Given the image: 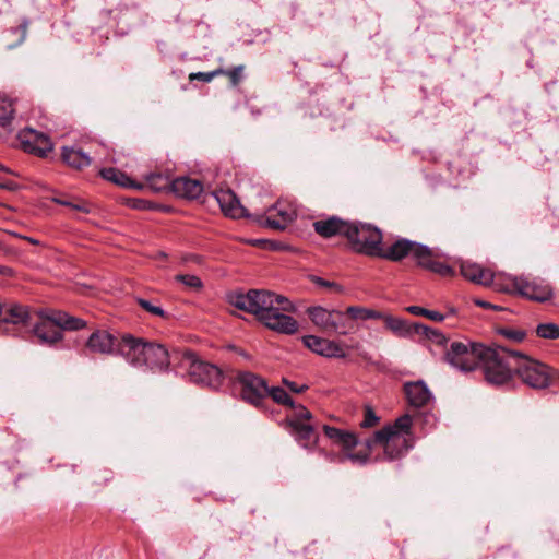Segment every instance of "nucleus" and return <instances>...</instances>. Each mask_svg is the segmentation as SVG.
I'll list each match as a JSON object with an SVG mask.
<instances>
[{
	"label": "nucleus",
	"mask_w": 559,
	"mask_h": 559,
	"mask_svg": "<svg viewBox=\"0 0 559 559\" xmlns=\"http://www.w3.org/2000/svg\"><path fill=\"white\" fill-rule=\"evenodd\" d=\"M412 421L411 415L404 414L364 440L352 432V462L366 464L381 460L395 461L404 456L413 448Z\"/></svg>",
	"instance_id": "nucleus-1"
},
{
	"label": "nucleus",
	"mask_w": 559,
	"mask_h": 559,
	"mask_svg": "<svg viewBox=\"0 0 559 559\" xmlns=\"http://www.w3.org/2000/svg\"><path fill=\"white\" fill-rule=\"evenodd\" d=\"M230 306L254 314L267 329L284 334L298 330L297 321L288 313L295 311L294 304L282 295L264 289L235 292L227 295Z\"/></svg>",
	"instance_id": "nucleus-2"
},
{
	"label": "nucleus",
	"mask_w": 559,
	"mask_h": 559,
	"mask_svg": "<svg viewBox=\"0 0 559 559\" xmlns=\"http://www.w3.org/2000/svg\"><path fill=\"white\" fill-rule=\"evenodd\" d=\"M417 330L431 331L433 340L445 346L444 360L454 369L461 372H472L480 365L486 346L481 343L448 340L443 334L431 330L426 325H416Z\"/></svg>",
	"instance_id": "nucleus-3"
},
{
	"label": "nucleus",
	"mask_w": 559,
	"mask_h": 559,
	"mask_svg": "<svg viewBox=\"0 0 559 559\" xmlns=\"http://www.w3.org/2000/svg\"><path fill=\"white\" fill-rule=\"evenodd\" d=\"M516 358L518 352L486 346L480 360L486 381L496 386L508 384L515 373Z\"/></svg>",
	"instance_id": "nucleus-4"
},
{
	"label": "nucleus",
	"mask_w": 559,
	"mask_h": 559,
	"mask_svg": "<svg viewBox=\"0 0 559 559\" xmlns=\"http://www.w3.org/2000/svg\"><path fill=\"white\" fill-rule=\"evenodd\" d=\"M86 326L80 318L63 311H52L33 326V334L39 344L53 345L62 340V331H78Z\"/></svg>",
	"instance_id": "nucleus-5"
},
{
	"label": "nucleus",
	"mask_w": 559,
	"mask_h": 559,
	"mask_svg": "<svg viewBox=\"0 0 559 559\" xmlns=\"http://www.w3.org/2000/svg\"><path fill=\"white\" fill-rule=\"evenodd\" d=\"M180 362L191 382L217 390L224 381L223 371L215 365L201 360L192 350H183Z\"/></svg>",
	"instance_id": "nucleus-6"
},
{
	"label": "nucleus",
	"mask_w": 559,
	"mask_h": 559,
	"mask_svg": "<svg viewBox=\"0 0 559 559\" xmlns=\"http://www.w3.org/2000/svg\"><path fill=\"white\" fill-rule=\"evenodd\" d=\"M514 372L525 385L534 390L547 389L554 379L552 370L546 364L519 352Z\"/></svg>",
	"instance_id": "nucleus-7"
},
{
	"label": "nucleus",
	"mask_w": 559,
	"mask_h": 559,
	"mask_svg": "<svg viewBox=\"0 0 559 559\" xmlns=\"http://www.w3.org/2000/svg\"><path fill=\"white\" fill-rule=\"evenodd\" d=\"M382 245V234L370 224L352 222V251L377 257Z\"/></svg>",
	"instance_id": "nucleus-8"
},
{
	"label": "nucleus",
	"mask_w": 559,
	"mask_h": 559,
	"mask_svg": "<svg viewBox=\"0 0 559 559\" xmlns=\"http://www.w3.org/2000/svg\"><path fill=\"white\" fill-rule=\"evenodd\" d=\"M508 283L501 290L516 293L531 300L544 302L552 297L551 287L542 280H527L526 277H507Z\"/></svg>",
	"instance_id": "nucleus-9"
},
{
	"label": "nucleus",
	"mask_w": 559,
	"mask_h": 559,
	"mask_svg": "<svg viewBox=\"0 0 559 559\" xmlns=\"http://www.w3.org/2000/svg\"><path fill=\"white\" fill-rule=\"evenodd\" d=\"M237 381L241 386V396L246 402L258 407L267 399L269 386L260 376L243 371L238 373Z\"/></svg>",
	"instance_id": "nucleus-10"
},
{
	"label": "nucleus",
	"mask_w": 559,
	"mask_h": 559,
	"mask_svg": "<svg viewBox=\"0 0 559 559\" xmlns=\"http://www.w3.org/2000/svg\"><path fill=\"white\" fill-rule=\"evenodd\" d=\"M423 252H426L425 245L406 238H400L388 248H383L381 246L380 253L377 254V257L394 262L401 261L406 257H411L417 262L419 258H423Z\"/></svg>",
	"instance_id": "nucleus-11"
},
{
	"label": "nucleus",
	"mask_w": 559,
	"mask_h": 559,
	"mask_svg": "<svg viewBox=\"0 0 559 559\" xmlns=\"http://www.w3.org/2000/svg\"><path fill=\"white\" fill-rule=\"evenodd\" d=\"M17 139L21 147L25 152L39 157L47 156V154L53 150V144L48 135L31 128L21 130Z\"/></svg>",
	"instance_id": "nucleus-12"
},
{
	"label": "nucleus",
	"mask_w": 559,
	"mask_h": 559,
	"mask_svg": "<svg viewBox=\"0 0 559 559\" xmlns=\"http://www.w3.org/2000/svg\"><path fill=\"white\" fill-rule=\"evenodd\" d=\"M148 343L130 334L123 335L118 343V354L131 366L143 368V359L145 358Z\"/></svg>",
	"instance_id": "nucleus-13"
},
{
	"label": "nucleus",
	"mask_w": 559,
	"mask_h": 559,
	"mask_svg": "<svg viewBox=\"0 0 559 559\" xmlns=\"http://www.w3.org/2000/svg\"><path fill=\"white\" fill-rule=\"evenodd\" d=\"M118 341L106 330L94 331L85 342L84 355L109 356L118 353Z\"/></svg>",
	"instance_id": "nucleus-14"
},
{
	"label": "nucleus",
	"mask_w": 559,
	"mask_h": 559,
	"mask_svg": "<svg viewBox=\"0 0 559 559\" xmlns=\"http://www.w3.org/2000/svg\"><path fill=\"white\" fill-rule=\"evenodd\" d=\"M296 217V211L288 204L277 203L266 215L259 216L257 222L275 230L285 229Z\"/></svg>",
	"instance_id": "nucleus-15"
},
{
	"label": "nucleus",
	"mask_w": 559,
	"mask_h": 559,
	"mask_svg": "<svg viewBox=\"0 0 559 559\" xmlns=\"http://www.w3.org/2000/svg\"><path fill=\"white\" fill-rule=\"evenodd\" d=\"M211 197L217 202L225 216L235 219L251 217L230 189L215 190L211 193Z\"/></svg>",
	"instance_id": "nucleus-16"
},
{
	"label": "nucleus",
	"mask_w": 559,
	"mask_h": 559,
	"mask_svg": "<svg viewBox=\"0 0 559 559\" xmlns=\"http://www.w3.org/2000/svg\"><path fill=\"white\" fill-rule=\"evenodd\" d=\"M461 274L464 278L475 284L484 286L492 285L499 290L503 288V284L499 283V275L493 274L489 269H485L477 263H472L468 261L462 262Z\"/></svg>",
	"instance_id": "nucleus-17"
},
{
	"label": "nucleus",
	"mask_w": 559,
	"mask_h": 559,
	"mask_svg": "<svg viewBox=\"0 0 559 559\" xmlns=\"http://www.w3.org/2000/svg\"><path fill=\"white\" fill-rule=\"evenodd\" d=\"M403 391L407 403L414 408L425 407L433 400L431 391L423 380L405 382Z\"/></svg>",
	"instance_id": "nucleus-18"
},
{
	"label": "nucleus",
	"mask_w": 559,
	"mask_h": 559,
	"mask_svg": "<svg viewBox=\"0 0 559 559\" xmlns=\"http://www.w3.org/2000/svg\"><path fill=\"white\" fill-rule=\"evenodd\" d=\"M32 320V312L25 305L15 301H1L0 321L10 324L25 325Z\"/></svg>",
	"instance_id": "nucleus-19"
},
{
	"label": "nucleus",
	"mask_w": 559,
	"mask_h": 559,
	"mask_svg": "<svg viewBox=\"0 0 559 559\" xmlns=\"http://www.w3.org/2000/svg\"><path fill=\"white\" fill-rule=\"evenodd\" d=\"M304 345L316 354L324 357H343L345 356L344 349L332 341L321 338L314 335H307L302 337Z\"/></svg>",
	"instance_id": "nucleus-20"
},
{
	"label": "nucleus",
	"mask_w": 559,
	"mask_h": 559,
	"mask_svg": "<svg viewBox=\"0 0 559 559\" xmlns=\"http://www.w3.org/2000/svg\"><path fill=\"white\" fill-rule=\"evenodd\" d=\"M203 190V183L190 177H178L171 181V192L179 198L193 200L199 198Z\"/></svg>",
	"instance_id": "nucleus-21"
},
{
	"label": "nucleus",
	"mask_w": 559,
	"mask_h": 559,
	"mask_svg": "<svg viewBox=\"0 0 559 559\" xmlns=\"http://www.w3.org/2000/svg\"><path fill=\"white\" fill-rule=\"evenodd\" d=\"M143 367L151 370H166L170 364L169 354L165 346L156 343H148Z\"/></svg>",
	"instance_id": "nucleus-22"
},
{
	"label": "nucleus",
	"mask_w": 559,
	"mask_h": 559,
	"mask_svg": "<svg viewBox=\"0 0 559 559\" xmlns=\"http://www.w3.org/2000/svg\"><path fill=\"white\" fill-rule=\"evenodd\" d=\"M323 431L331 443L338 448V461L345 462L349 459V431L329 425L323 426Z\"/></svg>",
	"instance_id": "nucleus-23"
},
{
	"label": "nucleus",
	"mask_w": 559,
	"mask_h": 559,
	"mask_svg": "<svg viewBox=\"0 0 559 559\" xmlns=\"http://www.w3.org/2000/svg\"><path fill=\"white\" fill-rule=\"evenodd\" d=\"M313 227L316 233L324 238H330L338 234L347 235L348 228L346 223L337 217L314 222Z\"/></svg>",
	"instance_id": "nucleus-24"
},
{
	"label": "nucleus",
	"mask_w": 559,
	"mask_h": 559,
	"mask_svg": "<svg viewBox=\"0 0 559 559\" xmlns=\"http://www.w3.org/2000/svg\"><path fill=\"white\" fill-rule=\"evenodd\" d=\"M61 158L63 163L75 169H83L91 165V157L82 150L75 147H62Z\"/></svg>",
	"instance_id": "nucleus-25"
},
{
	"label": "nucleus",
	"mask_w": 559,
	"mask_h": 559,
	"mask_svg": "<svg viewBox=\"0 0 559 559\" xmlns=\"http://www.w3.org/2000/svg\"><path fill=\"white\" fill-rule=\"evenodd\" d=\"M100 175L104 179L123 188H132L136 190H142L144 188L143 183L135 182L128 175L117 168H104L100 170Z\"/></svg>",
	"instance_id": "nucleus-26"
},
{
	"label": "nucleus",
	"mask_w": 559,
	"mask_h": 559,
	"mask_svg": "<svg viewBox=\"0 0 559 559\" xmlns=\"http://www.w3.org/2000/svg\"><path fill=\"white\" fill-rule=\"evenodd\" d=\"M290 429L296 440L305 448L312 447L318 441V433L311 423L298 424Z\"/></svg>",
	"instance_id": "nucleus-27"
},
{
	"label": "nucleus",
	"mask_w": 559,
	"mask_h": 559,
	"mask_svg": "<svg viewBox=\"0 0 559 559\" xmlns=\"http://www.w3.org/2000/svg\"><path fill=\"white\" fill-rule=\"evenodd\" d=\"M423 258H419L417 261V265L421 266L428 271H431L433 273L440 274L442 276H448L453 273V270L451 266L440 262L436 261L432 257V251L430 248L426 246V252H423Z\"/></svg>",
	"instance_id": "nucleus-28"
},
{
	"label": "nucleus",
	"mask_w": 559,
	"mask_h": 559,
	"mask_svg": "<svg viewBox=\"0 0 559 559\" xmlns=\"http://www.w3.org/2000/svg\"><path fill=\"white\" fill-rule=\"evenodd\" d=\"M307 313L310 318V320L322 330L326 331L329 330L330 320L332 318L333 312L322 308L320 306L317 307H310L307 309Z\"/></svg>",
	"instance_id": "nucleus-29"
},
{
	"label": "nucleus",
	"mask_w": 559,
	"mask_h": 559,
	"mask_svg": "<svg viewBox=\"0 0 559 559\" xmlns=\"http://www.w3.org/2000/svg\"><path fill=\"white\" fill-rule=\"evenodd\" d=\"M332 312L333 314H337V317L332 316L328 332L346 334L349 324V308H346L345 311L332 310Z\"/></svg>",
	"instance_id": "nucleus-30"
},
{
	"label": "nucleus",
	"mask_w": 559,
	"mask_h": 559,
	"mask_svg": "<svg viewBox=\"0 0 559 559\" xmlns=\"http://www.w3.org/2000/svg\"><path fill=\"white\" fill-rule=\"evenodd\" d=\"M309 280L312 284H314L322 292H325L329 294H334V295H340V294L345 293V286L335 281L324 280L317 275H310Z\"/></svg>",
	"instance_id": "nucleus-31"
},
{
	"label": "nucleus",
	"mask_w": 559,
	"mask_h": 559,
	"mask_svg": "<svg viewBox=\"0 0 559 559\" xmlns=\"http://www.w3.org/2000/svg\"><path fill=\"white\" fill-rule=\"evenodd\" d=\"M293 414L287 417L289 427L297 426L298 424L311 423L312 414L304 405H295L293 403Z\"/></svg>",
	"instance_id": "nucleus-32"
},
{
	"label": "nucleus",
	"mask_w": 559,
	"mask_h": 559,
	"mask_svg": "<svg viewBox=\"0 0 559 559\" xmlns=\"http://www.w3.org/2000/svg\"><path fill=\"white\" fill-rule=\"evenodd\" d=\"M146 185L155 192L171 191V181L162 174H150L146 176Z\"/></svg>",
	"instance_id": "nucleus-33"
},
{
	"label": "nucleus",
	"mask_w": 559,
	"mask_h": 559,
	"mask_svg": "<svg viewBox=\"0 0 559 559\" xmlns=\"http://www.w3.org/2000/svg\"><path fill=\"white\" fill-rule=\"evenodd\" d=\"M14 116L13 104L10 99L0 97V126L9 124Z\"/></svg>",
	"instance_id": "nucleus-34"
},
{
	"label": "nucleus",
	"mask_w": 559,
	"mask_h": 559,
	"mask_svg": "<svg viewBox=\"0 0 559 559\" xmlns=\"http://www.w3.org/2000/svg\"><path fill=\"white\" fill-rule=\"evenodd\" d=\"M380 417L374 413L370 405H365L362 408V419L359 423L360 428L368 429L377 426Z\"/></svg>",
	"instance_id": "nucleus-35"
},
{
	"label": "nucleus",
	"mask_w": 559,
	"mask_h": 559,
	"mask_svg": "<svg viewBox=\"0 0 559 559\" xmlns=\"http://www.w3.org/2000/svg\"><path fill=\"white\" fill-rule=\"evenodd\" d=\"M269 396L277 404L293 406V399L280 386L269 388L267 397Z\"/></svg>",
	"instance_id": "nucleus-36"
},
{
	"label": "nucleus",
	"mask_w": 559,
	"mask_h": 559,
	"mask_svg": "<svg viewBox=\"0 0 559 559\" xmlns=\"http://www.w3.org/2000/svg\"><path fill=\"white\" fill-rule=\"evenodd\" d=\"M175 280L181 284H183L186 287L199 292L203 288V283L201 278L197 275L192 274H178L175 276Z\"/></svg>",
	"instance_id": "nucleus-37"
},
{
	"label": "nucleus",
	"mask_w": 559,
	"mask_h": 559,
	"mask_svg": "<svg viewBox=\"0 0 559 559\" xmlns=\"http://www.w3.org/2000/svg\"><path fill=\"white\" fill-rule=\"evenodd\" d=\"M536 333L539 337L556 340L559 334V326L555 323H542L537 326Z\"/></svg>",
	"instance_id": "nucleus-38"
},
{
	"label": "nucleus",
	"mask_w": 559,
	"mask_h": 559,
	"mask_svg": "<svg viewBox=\"0 0 559 559\" xmlns=\"http://www.w3.org/2000/svg\"><path fill=\"white\" fill-rule=\"evenodd\" d=\"M136 304L143 309L145 310L146 312H148L150 314L154 316V317H159V318H167V314L166 312L163 310L162 307L159 306H156L154 304H152L150 300L147 299H144V298H141V297H138L135 299Z\"/></svg>",
	"instance_id": "nucleus-39"
},
{
	"label": "nucleus",
	"mask_w": 559,
	"mask_h": 559,
	"mask_svg": "<svg viewBox=\"0 0 559 559\" xmlns=\"http://www.w3.org/2000/svg\"><path fill=\"white\" fill-rule=\"evenodd\" d=\"M52 201L57 204L64 205L68 207H71L75 211L88 213V205L85 202H74L70 199H63V198H53Z\"/></svg>",
	"instance_id": "nucleus-40"
},
{
	"label": "nucleus",
	"mask_w": 559,
	"mask_h": 559,
	"mask_svg": "<svg viewBox=\"0 0 559 559\" xmlns=\"http://www.w3.org/2000/svg\"><path fill=\"white\" fill-rule=\"evenodd\" d=\"M243 70V66H237L229 70L223 69V73H221V75H227L230 80L231 85L237 86L239 82L242 80Z\"/></svg>",
	"instance_id": "nucleus-41"
},
{
	"label": "nucleus",
	"mask_w": 559,
	"mask_h": 559,
	"mask_svg": "<svg viewBox=\"0 0 559 559\" xmlns=\"http://www.w3.org/2000/svg\"><path fill=\"white\" fill-rule=\"evenodd\" d=\"M221 73H223V69H221V68L216 69L214 71H211V72H194V73L189 74V80L190 81L200 80L203 82H211L214 78L221 75Z\"/></svg>",
	"instance_id": "nucleus-42"
},
{
	"label": "nucleus",
	"mask_w": 559,
	"mask_h": 559,
	"mask_svg": "<svg viewBox=\"0 0 559 559\" xmlns=\"http://www.w3.org/2000/svg\"><path fill=\"white\" fill-rule=\"evenodd\" d=\"M386 326L393 332L403 334L406 331V324L399 318L388 317L385 320Z\"/></svg>",
	"instance_id": "nucleus-43"
},
{
	"label": "nucleus",
	"mask_w": 559,
	"mask_h": 559,
	"mask_svg": "<svg viewBox=\"0 0 559 559\" xmlns=\"http://www.w3.org/2000/svg\"><path fill=\"white\" fill-rule=\"evenodd\" d=\"M500 331L502 335L514 342H522L525 338V332L521 330L501 329Z\"/></svg>",
	"instance_id": "nucleus-44"
},
{
	"label": "nucleus",
	"mask_w": 559,
	"mask_h": 559,
	"mask_svg": "<svg viewBox=\"0 0 559 559\" xmlns=\"http://www.w3.org/2000/svg\"><path fill=\"white\" fill-rule=\"evenodd\" d=\"M350 312L352 319H368L374 316L372 311L357 307H352Z\"/></svg>",
	"instance_id": "nucleus-45"
},
{
	"label": "nucleus",
	"mask_w": 559,
	"mask_h": 559,
	"mask_svg": "<svg viewBox=\"0 0 559 559\" xmlns=\"http://www.w3.org/2000/svg\"><path fill=\"white\" fill-rule=\"evenodd\" d=\"M283 383L294 393H301L308 389L306 384H297L296 382L283 379Z\"/></svg>",
	"instance_id": "nucleus-46"
},
{
	"label": "nucleus",
	"mask_w": 559,
	"mask_h": 559,
	"mask_svg": "<svg viewBox=\"0 0 559 559\" xmlns=\"http://www.w3.org/2000/svg\"><path fill=\"white\" fill-rule=\"evenodd\" d=\"M427 310L428 309H425L423 307H419V306H408L406 308V311L414 314V316H424L426 317V313H427Z\"/></svg>",
	"instance_id": "nucleus-47"
},
{
	"label": "nucleus",
	"mask_w": 559,
	"mask_h": 559,
	"mask_svg": "<svg viewBox=\"0 0 559 559\" xmlns=\"http://www.w3.org/2000/svg\"><path fill=\"white\" fill-rule=\"evenodd\" d=\"M426 317L436 322H441L445 318L442 313L433 310H427Z\"/></svg>",
	"instance_id": "nucleus-48"
},
{
	"label": "nucleus",
	"mask_w": 559,
	"mask_h": 559,
	"mask_svg": "<svg viewBox=\"0 0 559 559\" xmlns=\"http://www.w3.org/2000/svg\"><path fill=\"white\" fill-rule=\"evenodd\" d=\"M0 275L4 277H12L14 275V271L10 266L0 265Z\"/></svg>",
	"instance_id": "nucleus-49"
},
{
	"label": "nucleus",
	"mask_w": 559,
	"mask_h": 559,
	"mask_svg": "<svg viewBox=\"0 0 559 559\" xmlns=\"http://www.w3.org/2000/svg\"><path fill=\"white\" fill-rule=\"evenodd\" d=\"M475 304L479 307H483V308H490V309H500L498 306H495L488 301H484V300H480V299H477L475 300Z\"/></svg>",
	"instance_id": "nucleus-50"
},
{
	"label": "nucleus",
	"mask_w": 559,
	"mask_h": 559,
	"mask_svg": "<svg viewBox=\"0 0 559 559\" xmlns=\"http://www.w3.org/2000/svg\"><path fill=\"white\" fill-rule=\"evenodd\" d=\"M8 234L14 236V237H19V238H22V239H25L26 241L33 243V245H38L39 241L34 239V238H31V237H26V236H20L17 235L16 233H13V231H7Z\"/></svg>",
	"instance_id": "nucleus-51"
},
{
	"label": "nucleus",
	"mask_w": 559,
	"mask_h": 559,
	"mask_svg": "<svg viewBox=\"0 0 559 559\" xmlns=\"http://www.w3.org/2000/svg\"><path fill=\"white\" fill-rule=\"evenodd\" d=\"M0 188L11 190L13 188V185L9 181L0 180Z\"/></svg>",
	"instance_id": "nucleus-52"
},
{
	"label": "nucleus",
	"mask_w": 559,
	"mask_h": 559,
	"mask_svg": "<svg viewBox=\"0 0 559 559\" xmlns=\"http://www.w3.org/2000/svg\"><path fill=\"white\" fill-rule=\"evenodd\" d=\"M425 420H426L427 423H430L431 425H435V423H436V418H435V416H433V415H431V414H426V415H425Z\"/></svg>",
	"instance_id": "nucleus-53"
},
{
	"label": "nucleus",
	"mask_w": 559,
	"mask_h": 559,
	"mask_svg": "<svg viewBox=\"0 0 559 559\" xmlns=\"http://www.w3.org/2000/svg\"><path fill=\"white\" fill-rule=\"evenodd\" d=\"M0 250L1 251H8V248H7V246L4 245V242L2 240H0Z\"/></svg>",
	"instance_id": "nucleus-54"
},
{
	"label": "nucleus",
	"mask_w": 559,
	"mask_h": 559,
	"mask_svg": "<svg viewBox=\"0 0 559 559\" xmlns=\"http://www.w3.org/2000/svg\"><path fill=\"white\" fill-rule=\"evenodd\" d=\"M0 170L8 171V169L1 164H0Z\"/></svg>",
	"instance_id": "nucleus-55"
},
{
	"label": "nucleus",
	"mask_w": 559,
	"mask_h": 559,
	"mask_svg": "<svg viewBox=\"0 0 559 559\" xmlns=\"http://www.w3.org/2000/svg\"><path fill=\"white\" fill-rule=\"evenodd\" d=\"M558 338H559V333H558Z\"/></svg>",
	"instance_id": "nucleus-56"
}]
</instances>
